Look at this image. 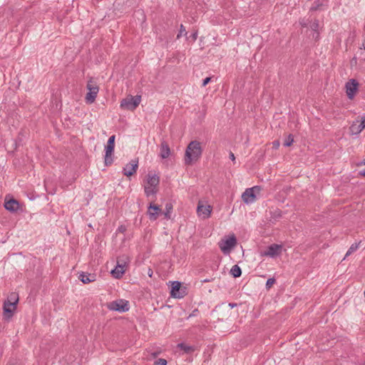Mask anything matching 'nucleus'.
<instances>
[{"instance_id":"obj_1","label":"nucleus","mask_w":365,"mask_h":365,"mask_svg":"<svg viewBox=\"0 0 365 365\" xmlns=\"http://www.w3.org/2000/svg\"><path fill=\"white\" fill-rule=\"evenodd\" d=\"M202 150L200 143L197 140L191 141L185 150V164L190 165L197 161L202 155Z\"/></svg>"},{"instance_id":"obj_2","label":"nucleus","mask_w":365,"mask_h":365,"mask_svg":"<svg viewBox=\"0 0 365 365\" xmlns=\"http://www.w3.org/2000/svg\"><path fill=\"white\" fill-rule=\"evenodd\" d=\"M237 245V238L234 235L226 236L219 242V247L225 255L230 253Z\"/></svg>"},{"instance_id":"obj_3","label":"nucleus","mask_w":365,"mask_h":365,"mask_svg":"<svg viewBox=\"0 0 365 365\" xmlns=\"http://www.w3.org/2000/svg\"><path fill=\"white\" fill-rule=\"evenodd\" d=\"M115 139V135H111L108 138L107 145L105 147L106 152H105L104 160H105V164L107 166L111 165L113 161L112 155L114 152Z\"/></svg>"},{"instance_id":"obj_4","label":"nucleus","mask_w":365,"mask_h":365,"mask_svg":"<svg viewBox=\"0 0 365 365\" xmlns=\"http://www.w3.org/2000/svg\"><path fill=\"white\" fill-rule=\"evenodd\" d=\"M86 88L88 90V92L86 96V101L87 103L91 104L95 101L99 91V88L92 80H90L88 82Z\"/></svg>"},{"instance_id":"obj_5","label":"nucleus","mask_w":365,"mask_h":365,"mask_svg":"<svg viewBox=\"0 0 365 365\" xmlns=\"http://www.w3.org/2000/svg\"><path fill=\"white\" fill-rule=\"evenodd\" d=\"M141 101L140 96H130L126 98L120 102V107L130 110H135L140 104Z\"/></svg>"},{"instance_id":"obj_6","label":"nucleus","mask_w":365,"mask_h":365,"mask_svg":"<svg viewBox=\"0 0 365 365\" xmlns=\"http://www.w3.org/2000/svg\"><path fill=\"white\" fill-rule=\"evenodd\" d=\"M108 308L110 310L117 311L119 312H125L129 310L130 307L127 300L118 299L111 302L108 305Z\"/></svg>"},{"instance_id":"obj_7","label":"nucleus","mask_w":365,"mask_h":365,"mask_svg":"<svg viewBox=\"0 0 365 365\" xmlns=\"http://www.w3.org/2000/svg\"><path fill=\"white\" fill-rule=\"evenodd\" d=\"M260 188L258 186H254L250 188H247L242 195V199L245 203L249 205L253 203L256 200L255 190L259 191Z\"/></svg>"},{"instance_id":"obj_8","label":"nucleus","mask_w":365,"mask_h":365,"mask_svg":"<svg viewBox=\"0 0 365 365\" xmlns=\"http://www.w3.org/2000/svg\"><path fill=\"white\" fill-rule=\"evenodd\" d=\"M359 83L355 79H350L348 82L346 83V93L347 97L349 99H353L357 90H358Z\"/></svg>"},{"instance_id":"obj_9","label":"nucleus","mask_w":365,"mask_h":365,"mask_svg":"<svg viewBox=\"0 0 365 365\" xmlns=\"http://www.w3.org/2000/svg\"><path fill=\"white\" fill-rule=\"evenodd\" d=\"M138 168V160L133 159L123 168V173L127 177L131 176L136 173Z\"/></svg>"},{"instance_id":"obj_10","label":"nucleus","mask_w":365,"mask_h":365,"mask_svg":"<svg viewBox=\"0 0 365 365\" xmlns=\"http://www.w3.org/2000/svg\"><path fill=\"white\" fill-rule=\"evenodd\" d=\"M282 250V245L277 244H272L269 245L265 251L262 252V256H268L274 257L280 254Z\"/></svg>"},{"instance_id":"obj_11","label":"nucleus","mask_w":365,"mask_h":365,"mask_svg":"<svg viewBox=\"0 0 365 365\" xmlns=\"http://www.w3.org/2000/svg\"><path fill=\"white\" fill-rule=\"evenodd\" d=\"M170 294L173 297L178 299L182 298L185 296V292L181 289V283L180 282L174 281L172 282Z\"/></svg>"},{"instance_id":"obj_12","label":"nucleus","mask_w":365,"mask_h":365,"mask_svg":"<svg viewBox=\"0 0 365 365\" xmlns=\"http://www.w3.org/2000/svg\"><path fill=\"white\" fill-rule=\"evenodd\" d=\"M162 212L159 206L150 203L148 207V215L150 220H155Z\"/></svg>"},{"instance_id":"obj_13","label":"nucleus","mask_w":365,"mask_h":365,"mask_svg":"<svg viewBox=\"0 0 365 365\" xmlns=\"http://www.w3.org/2000/svg\"><path fill=\"white\" fill-rule=\"evenodd\" d=\"M197 212L198 215L202 217L204 219L208 218L212 212V207L210 205H204L199 203Z\"/></svg>"},{"instance_id":"obj_14","label":"nucleus","mask_w":365,"mask_h":365,"mask_svg":"<svg viewBox=\"0 0 365 365\" xmlns=\"http://www.w3.org/2000/svg\"><path fill=\"white\" fill-rule=\"evenodd\" d=\"M170 155V148L165 140H162L160 148V157L163 159L168 158Z\"/></svg>"},{"instance_id":"obj_15","label":"nucleus","mask_w":365,"mask_h":365,"mask_svg":"<svg viewBox=\"0 0 365 365\" xmlns=\"http://www.w3.org/2000/svg\"><path fill=\"white\" fill-rule=\"evenodd\" d=\"M4 207L6 210L11 212H16L19 208V204L17 200L11 199L4 202Z\"/></svg>"},{"instance_id":"obj_16","label":"nucleus","mask_w":365,"mask_h":365,"mask_svg":"<svg viewBox=\"0 0 365 365\" xmlns=\"http://www.w3.org/2000/svg\"><path fill=\"white\" fill-rule=\"evenodd\" d=\"M3 309L4 319H9L13 316L16 309L13 307V305L9 304V302H4Z\"/></svg>"},{"instance_id":"obj_17","label":"nucleus","mask_w":365,"mask_h":365,"mask_svg":"<svg viewBox=\"0 0 365 365\" xmlns=\"http://www.w3.org/2000/svg\"><path fill=\"white\" fill-rule=\"evenodd\" d=\"M78 279L83 283L88 284L96 281V275L93 274H89L86 272H81L78 277Z\"/></svg>"},{"instance_id":"obj_18","label":"nucleus","mask_w":365,"mask_h":365,"mask_svg":"<svg viewBox=\"0 0 365 365\" xmlns=\"http://www.w3.org/2000/svg\"><path fill=\"white\" fill-rule=\"evenodd\" d=\"M125 269L123 268L121 265L116 264L115 267L111 271V274L113 277L116 279H120L123 277V274L125 272Z\"/></svg>"},{"instance_id":"obj_19","label":"nucleus","mask_w":365,"mask_h":365,"mask_svg":"<svg viewBox=\"0 0 365 365\" xmlns=\"http://www.w3.org/2000/svg\"><path fill=\"white\" fill-rule=\"evenodd\" d=\"M4 302H9V304L13 305V307L14 309H16V304L19 302L18 294L16 292L11 293L10 295L9 296L7 300L5 301Z\"/></svg>"},{"instance_id":"obj_20","label":"nucleus","mask_w":365,"mask_h":365,"mask_svg":"<svg viewBox=\"0 0 365 365\" xmlns=\"http://www.w3.org/2000/svg\"><path fill=\"white\" fill-rule=\"evenodd\" d=\"M160 180L157 175H148L147 182L149 186L156 187L159 184Z\"/></svg>"},{"instance_id":"obj_21","label":"nucleus","mask_w":365,"mask_h":365,"mask_svg":"<svg viewBox=\"0 0 365 365\" xmlns=\"http://www.w3.org/2000/svg\"><path fill=\"white\" fill-rule=\"evenodd\" d=\"M178 347L182 350L186 354H191L195 350V346L187 345L184 343L178 344Z\"/></svg>"},{"instance_id":"obj_22","label":"nucleus","mask_w":365,"mask_h":365,"mask_svg":"<svg viewBox=\"0 0 365 365\" xmlns=\"http://www.w3.org/2000/svg\"><path fill=\"white\" fill-rule=\"evenodd\" d=\"M128 257L126 255H122L118 258L117 264L121 265L123 268L126 269V267H128Z\"/></svg>"},{"instance_id":"obj_23","label":"nucleus","mask_w":365,"mask_h":365,"mask_svg":"<svg viewBox=\"0 0 365 365\" xmlns=\"http://www.w3.org/2000/svg\"><path fill=\"white\" fill-rule=\"evenodd\" d=\"M230 273L235 278L240 277L242 274L241 268L237 264H235L231 268Z\"/></svg>"},{"instance_id":"obj_24","label":"nucleus","mask_w":365,"mask_h":365,"mask_svg":"<svg viewBox=\"0 0 365 365\" xmlns=\"http://www.w3.org/2000/svg\"><path fill=\"white\" fill-rule=\"evenodd\" d=\"M173 210V205L171 203H166L165 205V211L163 212L165 217L166 219L170 218V214Z\"/></svg>"},{"instance_id":"obj_25","label":"nucleus","mask_w":365,"mask_h":365,"mask_svg":"<svg viewBox=\"0 0 365 365\" xmlns=\"http://www.w3.org/2000/svg\"><path fill=\"white\" fill-rule=\"evenodd\" d=\"M145 193L147 196L154 195L156 193L155 187L145 186Z\"/></svg>"},{"instance_id":"obj_26","label":"nucleus","mask_w":365,"mask_h":365,"mask_svg":"<svg viewBox=\"0 0 365 365\" xmlns=\"http://www.w3.org/2000/svg\"><path fill=\"white\" fill-rule=\"evenodd\" d=\"M359 245L357 243L352 244L346 252L344 259L355 252L359 248Z\"/></svg>"},{"instance_id":"obj_27","label":"nucleus","mask_w":365,"mask_h":365,"mask_svg":"<svg viewBox=\"0 0 365 365\" xmlns=\"http://www.w3.org/2000/svg\"><path fill=\"white\" fill-rule=\"evenodd\" d=\"M293 142H294V137L292 134H289L285 138V140L283 143V145L286 147H289L293 143Z\"/></svg>"},{"instance_id":"obj_28","label":"nucleus","mask_w":365,"mask_h":365,"mask_svg":"<svg viewBox=\"0 0 365 365\" xmlns=\"http://www.w3.org/2000/svg\"><path fill=\"white\" fill-rule=\"evenodd\" d=\"M365 128V117H364L361 121V123L358 125L357 131L356 133H361Z\"/></svg>"},{"instance_id":"obj_29","label":"nucleus","mask_w":365,"mask_h":365,"mask_svg":"<svg viewBox=\"0 0 365 365\" xmlns=\"http://www.w3.org/2000/svg\"><path fill=\"white\" fill-rule=\"evenodd\" d=\"M186 34H187V32H186L185 27L182 24H181L180 31L177 36V38H179L182 35H186Z\"/></svg>"},{"instance_id":"obj_30","label":"nucleus","mask_w":365,"mask_h":365,"mask_svg":"<svg viewBox=\"0 0 365 365\" xmlns=\"http://www.w3.org/2000/svg\"><path fill=\"white\" fill-rule=\"evenodd\" d=\"M274 282L275 279L274 278H269L266 282V287L267 289L270 288Z\"/></svg>"},{"instance_id":"obj_31","label":"nucleus","mask_w":365,"mask_h":365,"mask_svg":"<svg viewBox=\"0 0 365 365\" xmlns=\"http://www.w3.org/2000/svg\"><path fill=\"white\" fill-rule=\"evenodd\" d=\"M155 365H167V361L164 359H158L154 363Z\"/></svg>"},{"instance_id":"obj_32","label":"nucleus","mask_w":365,"mask_h":365,"mask_svg":"<svg viewBox=\"0 0 365 365\" xmlns=\"http://www.w3.org/2000/svg\"><path fill=\"white\" fill-rule=\"evenodd\" d=\"M210 81H211L210 77L205 78L202 81V86L205 87L207 83H209L210 82Z\"/></svg>"},{"instance_id":"obj_33","label":"nucleus","mask_w":365,"mask_h":365,"mask_svg":"<svg viewBox=\"0 0 365 365\" xmlns=\"http://www.w3.org/2000/svg\"><path fill=\"white\" fill-rule=\"evenodd\" d=\"M357 128H358V125H356V124H352L351 126V130L352 132V133H354V134H358L359 133H356V131H357Z\"/></svg>"},{"instance_id":"obj_34","label":"nucleus","mask_w":365,"mask_h":365,"mask_svg":"<svg viewBox=\"0 0 365 365\" xmlns=\"http://www.w3.org/2000/svg\"><path fill=\"white\" fill-rule=\"evenodd\" d=\"M274 215H275V217H276V218H279V217H281V216H282V215H281V211H280V210H275V211H274Z\"/></svg>"},{"instance_id":"obj_35","label":"nucleus","mask_w":365,"mask_h":365,"mask_svg":"<svg viewBox=\"0 0 365 365\" xmlns=\"http://www.w3.org/2000/svg\"><path fill=\"white\" fill-rule=\"evenodd\" d=\"M318 26H319V23H318V21H314V22L313 23L312 26V29H313L314 30H316V29L318 28Z\"/></svg>"},{"instance_id":"obj_36","label":"nucleus","mask_w":365,"mask_h":365,"mask_svg":"<svg viewBox=\"0 0 365 365\" xmlns=\"http://www.w3.org/2000/svg\"><path fill=\"white\" fill-rule=\"evenodd\" d=\"M230 158L231 159V160H232L233 162L235 160V155L233 153L230 152Z\"/></svg>"},{"instance_id":"obj_37","label":"nucleus","mask_w":365,"mask_h":365,"mask_svg":"<svg viewBox=\"0 0 365 365\" xmlns=\"http://www.w3.org/2000/svg\"><path fill=\"white\" fill-rule=\"evenodd\" d=\"M237 304L236 303H229L228 304V307H230V308H234L235 307H237Z\"/></svg>"},{"instance_id":"obj_38","label":"nucleus","mask_w":365,"mask_h":365,"mask_svg":"<svg viewBox=\"0 0 365 365\" xmlns=\"http://www.w3.org/2000/svg\"><path fill=\"white\" fill-rule=\"evenodd\" d=\"M359 175L365 177V169L359 171Z\"/></svg>"},{"instance_id":"obj_39","label":"nucleus","mask_w":365,"mask_h":365,"mask_svg":"<svg viewBox=\"0 0 365 365\" xmlns=\"http://www.w3.org/2000/svg\"><path fill=\"white\" fill-rule=\"evenodd\" d=\"M211 282V279H205L202 281V283L210 282Z\"/></svg>"},{"instance_id":"obj_40","label":"nucleus","mask_w":365,"mask_h":365,"mask_svg":"<svg viewBox=\"0 0 365 365\" xmlns=\"http://www.w3.org/2000/svg\"><path fill=\"white\" fill-rule=\"evenodd\" d=\"M152 274H153V272H152V270H151V269H149V271H148V275H149L150 277H152Z\"/></svg>"},{"instance_id":"obj_41","label":"nucleus","mask_w":365,"mask_h":365,"mask_svg":"<svg viewBox=\"0 0 365 365\" xmlns=\"http://www.w3.org/2000/svg\"><path fill=\"white\" fill-rule=\"evenodd\" d=\"M192 38L194 40H195L197 38V34H192Z\"/></svg>"},{"instance_id":"obj_42","label":"nucleus","mask_w":365,"mask_h":365,"mask_svg":"<svg viewBox=\"0 0 365 365\" xmlns=\"http://www.w3.org/2000/svg\"><path fill=\"white\" fill-rule=\"evenodd\" d=\"M362 48L365 50V42L362 43Z\"/></svg>"},{"instance_id":"obj_43","label":"nucleus","mask_w":365,"mask_h":365,"mask_svg":"<svg viewBox=\"0 0 365 365\" xmlns=\"http://www.w3.org/2000/svg\"><path fill=\"white\" fill-rule=\"evenodd\" d=\"M275 146H278L279 145V142H277L276 143H274Z\"/></svg>"},{"instance_id":"obj_44","label":"nucleus","mask_w":365,"mask_h":365,"mask_svg":"<svg viewBox=\"0 0 365 365\" xmlns=\"http://www.w3.org/2000/svg\"><path fill=\"white\" fill-rule=\"evenodd\" d=\"M312 10H316L317 9V7H312L311 9Z\"/></svg>"},{"instance_id":"obj_45","label":"nucleus","mask_w":365,"mask_h":365,"mask_svg":"<svg viewBox=\"0 0 365 365\" xmlns=\"http://www.w3.org/2000/svg\"><path fill=\"white\" fill-rule=\"evenodd\" d=\"M364 164L365 165V159H364Z\"/></svg>"}]
</instances>
